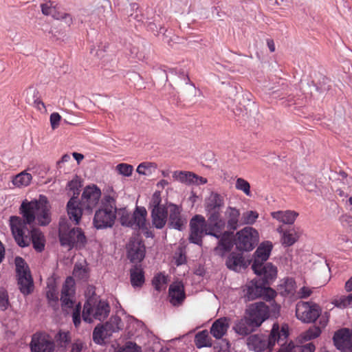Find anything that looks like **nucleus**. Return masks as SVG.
Masks as SVG:
<instances>
[{
	"label": "nucleus",
	"instance_id": "11",
	"mask_svg": "<svg viewBox=\"0 0 352 352\" xmlns=\"http://www.w3.org/2000/svg\"><path fill=\"white\" fill-rule=\"evenodd\" d=\"M259 240L258 231L252 227H245L236 233V245L239 250L250 251Z\"/></svg>",
	"mask_w": 352,
	"mask_h": 352
},
{
	"label": "nucleus",
	"instance_id": "59",
	"mask_svg": "<svg viewBox=\"0 0 352 352\" xmlns=\"http://www.w3.org/2000/svg\"><path fill=\"white\" fill-rule=\"evenodd\" d=\"M8 296L6 292L4 290L0 291V308L3 310L6 309L8 307Z\"/></svg>",
	"mask_w": 352,
	"mask_h": 352
},
{
	"label": "nucleus",
	"instance_id": "26",
	"mask_svg": "<svg viewBox=\"0 0 352 352\" xmlns=\"http://www.w3.org/2000/svg\"><path fill=\"white\" fill-rule=\"evenodd\" d=\"M299 214L298 212L292 210H278L271 212V216L279 223L292 225L296 221Z\"/></svg>",
	"mask_w": 352,
	"mask_h": 352
},
{
	"label": "nucleus",
	"instance_id": "64",
	"mask_svg": "<svg viewBox=\"0 0 352 352\" xmlns=\"http://www.w3.org/2000/svg\"><path fill=\"white\" fill-rule=\"evenodd\" d=\"M193 182L192 183V185H204L206 184L208 182L207 179L203 177H200L196 174L194 173L193 177Z\"/></svg>",
	"mask_w": 352,
	"mask_h": 352
},
{
	"label": "nucleus",
	"instance_id": "14",
	"mask_svg": "<svg viewBox=\"0 0 352 352\" xmlns=\"http://www.w3.org/2000/svg\"><path fill=\"white\" fill-rule=\"evenodd\" d=\"M42 13L52 16L56 20L64 21L68 25L73 23L72 15L61 10L57 4L52 1L45 2L41 6Z\"/></svg>",
	"mask_w": 352,
	"mask_h": 352
},
{
	"label": "nucleus",
	"instance_id": "10",
	"mask_svg": "<svg viewBox=\"0 0 352 352\" xmlns=\"http://www.w3.org/2000/svg\"><path fill=\"white\" fill-rule=\"evenodd\" d=\"M245 315L250 324L258 328L269 318V307L263 302H254L247 307Z\"/></svg>",
	"mask_w": 352,
	"mask_h": 352
},
{
	"label": "nucleus",
	"instance_id": "2",
	"mask_svg": "<svg viewBox=\"0 0 352 352\" xmlns=\"http://www.w3.org/2000/svg\"><path fill=\"white\" fill-rule=\"evenodd\" d=\"M50 208L47 197L40 195L31 201L24 200L21 205L20 212L26 223L36 222L39 226H46L51 221Z\"/></svg>",
	"mask_w": 352,
	"mask_h": 352
},
{
	"label": "nucleus",
	"instance_id": "31",
	"mask_svg": "<svg viewBox=\"0 0 352 352\" xmlns=\"http://www.w3.org/2000/svg\"><path fill=\"white\" fill-rule=\"evenodd\" d=\"M151 214L153 226L157 229L163 228L168 220L166 203L165 204V208L152 210Z\"/></svg>",
	"mask_w": 352,
	"mask_h": 352
},
{
	"label": "nucleus",
	"instance_id": "29",
	"mask_svg": "<svg viewBox=\"0 0 352 352\" xmlns=\"http://www.w3.org/2000/svg\"><path fill=\"white\" fill-rule=\"evenodd\" d=\"M296 289V283L294 280L291 278L281 279L277 286L278 293L284 297L294 296Z\"/></svg>",
	"mask_w": 352,
	"mask_h": 352
},
{
	"label": "nucleus",
	"instance_id": "32",
	"mask_svg": "<svg viewBox=\"0 0 352 352\" xmlns=\"http://www.w3.org/2000/svg\"><path fill=\"white\" fill-rule=\"evenodd\" d=\"M240 212L234 207H228L225 212V219L230 229L236 230L238 227Z\"/></svg>",
	"mask_w": 352,
	"mask_h": 352
},
{
	"label": "nucleus",
	"instance_id": "6",
	"mask_svg": "<svg viewBox=\"0 0 352 352\" xmlns=\"http://www.w3.org/2000/svg\"><path fill=\"white\" fill-rule=\"evenodd\" d=\"M321 311V307L316 303L299 302L296 305V317L303 323H312L318 318Z\"/></svg>",
	"mask_w": 352,
	"mask_h": 352
},
{
	"label": "nucleus",
	"instance_id": "27",
	"mask_svg": "<svg viewBox=\"0 0 352 352\" xmlns=\"http://www.w3.org/2000/svg\"><path fill=\"white\" fill-rule=\"evenodd\" d=\"M185 298L184 285L181 282H175L169 288L170 302L173 305H179Z\"/></svg>",
	"mask_w": 352,
	"mask_h": 352
},
{
	"label": "nucleus",
	"instance_id": "33",
	"mask_svg": "<svg viewBox=\"0 0 352 352\" xmlns=\"http://www.w3.org/2000/svg\"><path fill=\"white\" fill-rule=\"evenodd\" d=\"M233 329L236 333L241 336H246L254 331L256 328L250 324L249 320L245 315L243 318L236 322Z\"/></svg>",
	"mask_w": 352,
	"mask_h": 352
},
{
	"label": "nucleus",
	"instance_id": "16",
	"mask_svg": "<svg viewBox=\"0 0 352 352\" xmlns=\"http://www.w3.org/2000/svg\"><path fill=\"white\" fill-rule=\"evenodd\" d=\"M273 244L271 241H266L261 243L254 254L252 269L254 273H258L261 264L266 261L271 254Z\"/></svg>",
	"mask_w": 352,
	"mask_h": 352
},
{
	"label": "nucleus",
	"instance_id": "34",
	"mask_svg": "<svg viewBox=\"0 0 352 352\" xmlns=\"http://www.w3.org/2000/svg\"><path fill=\"white\" fill-rule=\"evenodd\" d=\"M31 168H28L26 170H23L20 173L15 175L12 180V184L17 188H23L29 186L32 180V175L28 172Z\"/></svg>",
	"mask_w": 352,
	"mask_h": 352
},
{
	"label": "nucleus",
	"instance_id": "48",
	"mask_svg": "<svg viewBox=\"0 0 352 352\" xmlns=\"http://www.w3.org/2000/svg\"><path fill=\"white\" fill-rule=\"evenodd\" d=\"M118 214L120 216V221L122 226H133V215L131 216L125 208L120 209Z\"/></svg>",
	"mask_w": 352,
	"mask_h": 352
},
{
	"label": "nucleus",
	"instance_id": "3",
	"mask_svg": "<svg viewBox=\"0 0 352 352\" xmlns=\"http://www.w3.org/2000/svg\"><path fill=\"white\" fill-rule=\"evenodd\" d=\"M289 326L285 323L273 324L268 337L262 334H254L247 339V345L250 350L256 352L269 349L271 352L276 342L285 340L289 336Z\"/></svg>",
	"mask_w": 352,
	"mask_h": 352
},
{
	"label": "nucleus",
	"instance_id": "41",
	"mask_svg": "<svg viewBox=\"0 0 352 352\" xmlns=\"http://www.w3.org/2000/svg\"><path fill=\"white\" fill-rule=\"evenodd\" d=\"M157 168V165L155 163L144 162L138 166L136 171L139 175L151 176L156 171Z\"/></svg>",
	"mask_w": 352,
	"mask_h": 352
},
{
	"label": "nucleus",
	"instance_id": "7",
	"mask_svg": "<svg viewBox=\"0 0 352 352\" xmlns=\"http://www.w3.org/2000/svg\"><path fill=\"white\" fill-rule=\"evenodd\" d=\"M212 223H206L204 217L197 214L190 222V234L189 240L191 243L195 244L201 245L204 235H211L208 234L207 232L212 227Z\"/></svg>",
	"mask_w": 352,
	"mask_h": 352
},
{
	"label": "nucleus",
	"instance_id": "25",
	"mask_svg": "<svg viewBox=\"0 0 352 352\" xmlns=\"http://www.w3.org/2000/svg\"><path fill=\"white\" fill-rule=\"evenodd\" d=\"M67 212L70 220L74 221L76 224L80 223L82 215V210L78 197H71L69 200L67 204Z\"/></svg>",
	"mask_w": 352,
	"mask_h": 352
},
{
	"label": "nucleus",
	"instance_id": "50",
	"mask_svg": "<svg viewBox=\"0 0 352 352\" xmlns=\"http://www.w3.org/2000/svg\"><path fill=\"white\" fill-rule=\"evenodd\" d=\"M322 329L318 326L310 327L307 331L302 334V337L305 340H310L316 338L320 336Z\"/></svg>",
	"mask_w": 352,
	"mask_h": 352
},
{
	"label": "nucleus",
	"instance_id": "43",
	"mask_svg": "<svg viewBox=\"0 0 352 352\" xmlns=\"http://www.w3.org/2000/svg\"><path fill=\"white\" fill-rule=\"evenodd\" d=\"M81 187V179L78 176H74L72 180H70L67 185L66 189L71 192L72 194V197H78V195L80 193V188Z\"/></svg>",
	"mask_w": 352,
	"mask_h": 352
},
{
	"label": "nucleus",
	"instance_id": "49",
	"mask_svg": "<svg viewBox=\"0 0 352 352\" xmlns=\"http://www.w3.org/2000/svg\"><path fill=\"white\" fill-rule=\"evenodd\" d=\"M73 274L76 278L78 279L86 278L88 276L87 265L85 263L76 264Z\"/></svg>",
	"mask_w": 352,
	"mask_h": 352
},
{
	"label": "nucleus",
	"instance_id": "60",
	"mask_svg": "<svg viewBox=\"0 0 352 352\" xmlns=\"http://www.w3.org/2000/svg\"><path fill=\"white\" fill-rule=\"evenodd\" d=\"M280 305L278 303L273 302L270 306V309H269V317H274L278 318L280 316Z\"/></svg>",
	"mask_w": 352,
	"mask_h": 352
},
{
	"label": "nucleus",
	"instance_id": "39",
	"mask_svg": "<svg viewBox=\"0 0 352 352\" xmlns=\"http://www.w3.org/2000/svg\"><path fill=\"white\" fill-rule=\"evenodd\" d=\"M31 237L34 248L37 252L44 250L45 240L43 233L38 230H33L31 232Z\"/></svg>",
	"mask_w": 352,
	"mask_h": 352
},
{
	"label": "nucleus",
	"instance_id": "61",
	"mask_svg": "<svg viewBox=\"0 0 352 352\" xmlns=\"http://www.w3.org/2000/svg\"><path fill=\"white\" fill-rule=\"evenodd\" d=\"M80 311V304L78 303L76 305V309L74 311L73 315H72L73 322L76 327H78L80 325V322H81Z\"/></svg>",
	"mask_w": 352,
	"mask_h": 352
},
{
	"label": "nucleus",
	"instance_id": "38",
	"mask_svg": "<svg viewBox=\"0 0 352 352\" xmlns=\"http://www.w3.org/2000/svg\"><path fill=\"white\" fill-rule=\"evenodd\" d=\"M194 173L190 171L175 170L173 173L174 180L186 185H192Z\"/></svg>",
	"mask_w": 352,
	"mask_h": 352
},
{
	"label": "nucleus",
	"instance_id": "23",
	"mask_svg": "<svg viewBox=\"0 0 352 352\" xmlns=\"http://www.w3.org/2000/svg\"><path fill=\"white\" fill-rule=\"evenodd\" d=\"M147 211L144 207L137 206L133 214V226H136L142 230H146L144 234L146 237L152 236L151 232L147 230Z\"/></svg>",
	"mask_w": 352,
	"mask_h": 352
},
{
	"label": "nucleus",
	"instance_id": "30",
	"mask_svg": "<svg viewBox=\"0 0 352 352\" xmlns=\"http://www.w3.org/2000/svg\"><path fill=\"white\" fill-rule=\"evenodd\" d=\"M229 327L230 320L227 318H221L212 324L210 333L215 338L220 339L226 333Z\"/></svg>",
	"mask_w": 352,
	"mask_h": 352
},
{
	"label": "nucleus",
	"instance_id": "37",
	"mask_svg": "<svg viewBox=\"0 0 352 352\" xmlns=\"http://www.w3.org/2000/svg\"><path fill=\"white\" fill-rule=\"evenodd\" d=\"M111 336V334L107 331L104 325H98L96 327L94 330L93 340L95 343L102 344L104 342L105 340Z\"/></svg>",
	"mask_w": 352,
	"mask_h": 352
},
{
	"label": "nucleus",
	"instance_id": "9",
	"mask_svg": "<svg viewBox=\"0 0 352 352\" xmlns=\"http://www.w3.org/2000/svg\"><path fill=\"white\" fill-rule=\"evenodd\" d=\"M64 226H60L59 230L60 241L62 245L69 248H82L86 243V237L80 228L72 229L66 232Z\"/></svg>",
	"mask_w": 352,
	"mask_h": 352
},
{
	"label": "nucleus",
	"instance_id": "4",
	"mask_svg": "<svg viewBox=\"0 0 352 352\" xmlns=\"http://www.w3.org/2000/svg\"><path fill=\"white\" fill-rule=\"evenodd\" d=\"M110 312L108 303L103 300H87L83 307L82 318L85 322H92L94 320L105 319Z\"/></svg>",
	"mask_w": 352,
	"mask_h": 352
},
{
	"label": "nucleus",
	"instance_id": "40",
	"mask_svg": "<svg viewBox=\"0 0 352 352\" xmlns=\"http://www.w3.org/2000/svg\"><path fill=\"white\" fill-rule=\"evenodd\" d=\"M131 283L133 287H140L144 283V276L140 267H135L131 270Z\"/></svg>",
	"mask_w": 352,
	"mask_h": 352
},
{
	"label": "nucleus",
	"instance_id": "54",
	"mask_svg": "<svg viewBox=\"0 0 352 352\" xmlns=\"http://www.w3.org/2000/svg\"><path fill=\"white\" fill-rule=\"evenodd\" d=\"M278 343L280 345V347L277 352H294V349L296 348V346L291 341L288 342L287 338Z\"/></svg>",
	"mask_w": 352,
	"mask_h": 352
},
{
	"label": "nucleus",
	"instance_id": "21",
	"mask_svg": "<svg viewBox=\"0 0 352 352\" xmlns=\"http://www.w3.org/2000/svg\"><path fill=\"white\" fill-rule=\"evenodd\" d=\"M12 234L20 247H26L28 245V241L25 239L23 234L24 223L19 217L12 216L9 221Z\"/></svg>",
	"mask_w": 352,
	"mask_h": 352
},
{
	"label": "nucleus",
	"instance_id": "12",
	"mask_svg": "<svg viewBox=\"0 0 352 352\" xmlns=\"http://www.w3.org/2000/svg\"><path fill=\"white\" fill-rule=\"evenodd\" d=\"M138 322L132 316L122 313L121 316H113L104 324L107 331L111 334L122 329L124 327L132 331Z\"/></svg>",
	"mask_w": 352,
	"mask_h": 352
},
{
	"label": "nucleus",
	"instance_id": "58",
	"mask_svg": "<svg viewBox=\"0 0 352 352\" xmlns=\"http://www.w3.org/2000/svg\"><path fill=\"white\" fill-rule=\"evenodd\" d=\"M316 346L313 343H308L303 346H296L294 349V352H314Z\"/></svg>",
	"mask_w": 352,
	"mask_h": 352
},
{
	"label": "nucleus",
	"instance_id": "46",
	"mask_svg": "<svg viewBox=\"0 0 352 352\" xmlns=\"http://www.w3.org/2000/svg\"><path fill=\"white\" fill-rule=\"evenodd\" d=\"M116 170L119 175L129 177L132 175L133 166L129 164L120 163L116 166Z\"/></svg>",
	"mask_w": 352,
	"mask_h": 352
},
{
	"label": "nucleus",
	"instance_id": "55",
	"mask_svg": "<svg viewBox=\"0 0 352 352\" xmlns=\"http://www.w3.org/2000/svg\"><path fill=\"white\" fill-rule=\"evenodd\" d=\"M276 296V292L270 287H263L261 292L260 297H263L266 300H271Z\"/></svg>",
	"mask_w": 352,
	"mask_h": 352
},
{
	"label": "nucleus",
	"instance_id": "13",
	"mask_svg": "<svg viewBox=\"0 0 352 352\" xmlns=\"http://www.w3.org/2000/svg\"><path fill=\"white\" fill-rule=\"evenodd\" d=\"M167 217H168L169 226L172 228L181 230L186 224V219L182 215L181 206L168 202L166 203Z\"/></svg>",
	"mask_w": 352,
	"mask_h": 352
},
{
	"label": "nucleus",
	"instance_id": "56",
	"mask_svg": "<svg viewBox=\"0 0 352 352\" xmlns=\"http://www.w3.org/2000/svg\"><path fill=\"white\" fill-rule=\"evenodd\" d=\"M61 116L57 112H54L50 115V122L51 127L53 130L56 129L60 124Z\"/></svg>",
	"mask_w": 352,
	"mask_h": 352
},
{
	"label": "nucleus",
	"instance_id": "20",
	"mask_svg": "<svg viewBox=\"0 0 352 352\" xmlns=\"http://www.w3.org/2000/svg\"><path fill=\"white\" fill-rule=\"evenodd\" d=\"M101 197V190L96 185L87 186L82 194V202L88 210H92Z\"/></svg>",
	"mask_w": 352,
	"mask_h": 352
},
{
	"label": "nucleus",
	"instance_id": "5",
	"mask_svg": "<svg viewBox=\"0 0 352 352\" xmlns=\"http://www.w3.org/2000/svg\"><path fill=\"white\" fill-rule=\"evenodd\" d=\"M116 206H101L95 212L93 225L98 230L111 228L116 219Z\"/></svg>",
	"mask_w": 352,
	"mask_h": 352
},
{
	"label": "nucleus",
	"instance_id": "8",
	"mask_svg": "<svg viewBox=\"0 0 352 352\" xmlns=\"http://www.w3.org/2000/svg\"><path fill=\"white\" fill-rule=\"evenodd\" d=\"M15 264L20 291L23 294L28 295L34 289L32 278L26 263L22 258L16 257Z\"/></svg>",
	"mask_w": 352,
	"mask_h": 352
},
{
	"label": "nucleus",
	"instance_id": "44",
	"mask_svg": "<svg viewBox=\"0 0 352 352\" xmlns=\"http://www.w3.org/2000/svg\"><path fill=\"white\" fill-rule=\"evenodd\" d=\"M235 188L238 190L242 191L248 197L252 195L250 185L249 182L243 178L239 177L236 179Z\"/></svg>",
	"mask_w": 352,
	"mask_h": 352
},
{
	"label": "nucleus",
	"instance_id": "57",
	"mask_svg": "<svg viewBox=\"0 0 352 352\" xmlns=\"http://www.w3.org/2000/svg\"><path fill=\"white\" fill-rule=\"evenodd\" d=\"M329 318H330L329 312H328V311H324V313L321 312L320 316L318 317V318H319V320H318L319 326L318 327H320L322 330L327 326L329 321Z\"/></svg>",
	"mask_w": 352,
	"mask_h": 352
},
{
	"label": "nucleus",
	"instance_id": "35",
	"mask_svg": "<svg viewBox=\"0 0 352 352\" xmlns=\"http://www.w3.org/2000/svg\"><path fill=\"white\" fill-rule=\"evenodd\" d=\"M262 287L258 286L254 281H250L243 288V296L248 300H254L261 296Z\"/></svg>",
	"mask_w": 352,
	"mask_h": 352
},
{
	"label": "nucleus",
	"instance_id": "62",
	"mask_svg": "<svg viewBox=\"0 0 352 352\" xmlns=\"http://www.w3.org/2000/svg\"><path fill=\"white\" fill-rule=\"evenodd\" d=\"M186 259V256L183 254L182 250H179L178 252L175 253L174 256V261L177 265H181L185 263Z\"/></svg>",
	"mask_w": 352,
	"mask_h": 352
},
{
	"label": "nucleus",
	"instance_id": "24",
	"mask_svg": "<svg viewBox=\"0 0 352 352\" xmlns=\"http://www.w3.org/2000/svg\"><path fill=\"white\" fill-rule=\"evenodd\" d=\"M250 264L249 260H245L242 254L231 253L227 258L226 265L230 270L239 272L245 269Z\"/></svg>",
	"mask_w": 352,
	"mask_h": 352
},
{
	"label": "nucleus",
	"instance_id": "52",
	"mask_svg": "<svg viewBox=\"0 0 352 352\" xmlns=\"http://www.w3.org/2000/svg\"><path fill=\"white\" fill-rule=\"evenodd\" d=\"M332 304L340 309H344L349 306H351L349 296H342L335 298L332 300Z\"/></svg>",
	"mask_w": 352,
	"mask_h": 352
},
{
	"label": "nucleus",
	"instance_id": "28",
	"mask_svg": "<svg viewBox=\"0 0 352 352\" xmlns=\"http://www.w3.org/2000/svg\"><path fill=\"white\" fill-rule=\"evenodd\" d=\"M255 274L261 276L265 283L270 284L276 278L278 270L277 267L272 263H267L265 265L261 264L260 271Z\"/></svg>",
	"mask_w": 352,
	"mask_h": 352
},
{
	"label": "nucleus",
	"instance_id": "42",
	"mask_svg": "<svg viewBox=\"0 0 352 352\" xmlns=\"http://www.w3.org/2000/svg\"><path fill=\"white\" fill-rule=\"evenodd\" d=\"M195 344L198 348L210 346L211 342L207 331H202L195 336Z\"/></svg>",
	"mask_w": 352,
	"mask_h": 352
},
{
	"label": "nucleus",
	"instance_id": "47",
	"mask_svg": "<svg viewBox=\"0 0 352 352\" xmlns=\"http://www.w3.org/2000/svg\"><path fill=\"white\" fill-rule=\"evenodd\" d=\"M153 285L157 291L164 290L166 288L167 277L162 274L156 275L153 280Z\"/></svg>",
	"mask_w": 352,
	"mask_h": 352
},
{
	"label": "nucleus",
	"instance_id": "63",
	"mask_svg": "<svg viewBox=\"0 0 352 352\" xmlns=\"http://www.w3.org/2000/svg\"><path fill=\"white\" fill-rule=\"evenodd\" d=\"M312 293L311 289L306 286L301 287L298 292V297L300 298H306L309 297Z\"/></svg>",
	"mask_w": 352,
	"mask_h": 352
},
{
	"label": "nucleus",
	"instance_id": "18",
	"mask_svg": "<svg viewBox=\"0 0 352 352\" xmlns=\"http://www.w3.org/2000/svg\"><path fill=\"white\" fill-rule=\"evenodd\" d=\"M75 282L72 277H67L63 284L60 302L63 309L72 308L74 304Z\"/></svg>",
	"mask_w": 352,
	"mask_h": 352
},
{
	"label": "nucleus",
	"instance_id": "45",
	"mask_svg": "<svg viewBox=\"0 0 352 352\" xmlns=\"http://www.w3.org/2000/svg\"><path fill=\"white\" fill-rule=\"evenodd\" d=\"M162 197L160 191H155L151 196L149 201V208L151 211L154 209H161L165 208V204H161Z\"/></svg>",
	"mask_w": 352,
	"mask_h": 352
},
{
	"label": "nucleus",
	"instance_id": "36",
	"mask_svg": "<svg viewBox=\"0 0 352 352\" xmlns=\"http://www.w3.org/2000/svg\"><path fill=\"white\" fill-rule=\"evenodd\" d=\"M46 296L51 305L56 304L58 302V295L56 280L54 278H50L47 280Z\"/></svg>",
	"mask_w": 352,
	"mask_h": 352
},
{
	"label": "nucleus",
	"instance_id": "19",
	"mask_svg": "<svg viewBox=\"0 0 352 352\" xmlns=\"http://www.w3.org/2000/svg\"><path fill=\"white\" fill-rule=\"evenodd\" d=\"M335 346L343 352L352 349V331L343 328L336 331L333 337Z\"/></svg>",
	"mask_w": 352,
	"mask_h": 352
},
{
	"label": "nucleus",
	"instance_id": "1",
	"mask_svg": "<svg viewBox=\"0 0 352 352\" xmlns=\"http://www.w3.org/2000/svg\"><path fill=\"white\" fill-rule=\"evenodd\" d=\"M224 206V199L217 193L212 192L205 201V210L208 221L212 223V227L207 232L219 239L218 245L214 248L217 255L223 256L229 252L234 245V237L232 232H224L226 221L221 217V209Z\"/></svg>",
	"mask_w": 352,
	"mask_h": 352
},
{
	"label": "nucleus",
	"instance_id": "17",
	"mask_svg": "<svg viewBox=\"0 0 352 352\" xmlns=\"http://www.w3.org/2000/svg\"><path fill=\"white\" fill-rule=\"evenodd\" d=\"M280 234V242L284 247H290L296 243L302 235L303 231L300 227L294 226L284 229L282 226L277 228Z\"/></svg>",
	"mask_w": 352,
	"mask_h": 352
},
{
	"label": "nucleus",
	"instance_id": "53",
	"mask_svg": "<svg viewBox=\"0 0 352 352\" xmlns=\"http://www.w3.org/2000/svg\"><path fill=\"white\" fill-rule=\"evenodd\" d=\"M116 352H142L141 349L135 343L129 342L119 348Z\"/></svg>",
	"mask_w": 352,
	"mask_h": 352
},
{
	"label": "nucleus",
	"instance_id": "51",
	"mask_svg": "<svg viewBox=\"0 0 352 352\" xmlns=\"http://www.w3.org/2000/svg\"><path fill=\"white\" fill-rule=\"evenodd\" d=\"M258 212L256 210H247L242 214V220L245 224H254L258 218Z\"/></svg>",
	"mask_w": 352,
	"mask_h": 352
},
{
	"label": "nucleus",
	"instance_id": "22",
	"mask_svg": "<svg viewBox=\"0 0 352 352\" xmlns=\"http://www.w3.org/2000/svg\"><path fill=\"white\" fill-rule=\"evenodd\" d=\"M128 258L133 263L141 262L145 256V247L139 238L131 239L127 245Z\"/></svg>",
	"mask_w": 352,
	"mask_h": 352
},
{
	"label": "nucleus",
	"instance_id": "15",
	"mask_svg": "<svg viewBox=\"0 0 352 352\" xmlns=\"http://www.w3.org/2000/svg\"><path fill=\"white\" fill-rule=\"evenodd\" d=\"M32 352H53L54 343L52 338L46 333H36L30 343Z\"/></svg>",
	"mask_w": 352,
	"mask_h": 352
}]
</instances>
